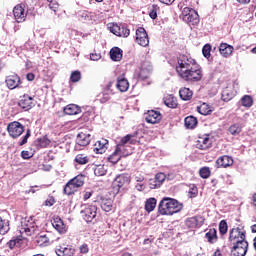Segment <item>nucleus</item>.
Segmentation results:
<instances>
[{
	"label": "nucleus",
	"mask_w": 256,
	"mask_h": 256,
	"mask_svg": "<svg viewBox=\"0 0 256 256\" xmlns=\"http://www.w3.org/2000/svg\"><path fill=\"white\" fill-rule=\"evenodd\" d=\"M109 31L113 33V35H116V37H127L131 35V30H129L126 25L111 24Z\"/></svg>",
	"instance_id": "9"
},
{
	"label": "nucleus",
	"mask_w": 256,
	"mask_h": 256,
	"mask_svg": "<svg viewBox=\"0 0 256 256\" xmlns=\"http://www.w3.org/2000/svg\"><path fill=\"white\" fill-rule=\"evenodd\" d=\"M80 253H89V246L87 244L80 246Z\"/></svg>",
	"instance_id": "60"
},
{
	"label": "nucleus",
	"mask_w": 256,
	"mask_h": 256,
	"mask_svg": "<svg viewBox=\"0 0 256 256\" xmlns=\"http://www.w3.org/2000/svg\"><path fill=\"white\" fill-rule=\"evenodd\" d=\"M229 227L227 226V221L221 220L219 223V232L221 235H225L228 231Z\"/></svg>",
	"instance_id": "48"
},
{
	"label": "nucleus",
	"mask_w": 256,
	"mask_h": 256,
	"mask_svg": "<svg viewBox=\"0 0 256 256\" xmlns=\"http://www.w3.org/2000/svg\"><path fill=\"white\" fill-rule=\"evenodd\" d=\"M240 101L242 107H246L248 109L250 107H253V97H251L250 95H244Z\"/></svg>",
	"instance_id": "39"
},
{
	"label": "nucleus",
	"mask_w": 256,
	"mask_h": 256,
	"mask_svg": "<svg viewBox=\"0 0 256 256\" xmlns=\"http://www.w3.org/2000/svg\"><path fill=\"white\" fill-rule=\"evenodd\" d=\"M63 112L65 115H78V113H81V108L75 104H69L64 107Z\"/></svg>",
	"instance_id": "30"
},
{
	"label": "nucleus",
	"mask_w": 256,
	"mask_h": 256,
	"mask_svg": "<svg viewBox=\"0 0 256 256\" xmlns=\"http://www.w3.org/2000/svg\"><path fill=\"white\" fill-rule=\"evenodd\" d=\"M197 111L198 113H200V115H211V113L213 112V110H211V106H209V104L207 103H203L198 106Z\"/></svg>",
	"instance_id": "36"
},
{
	"label": "nucleus",
	"mask_w": 256,
	"mask_h": 256,
	"mask_svg": "<svg viewBox=\"0 0 256 256\" xmlns=\"http://www.w3.org/2000/svg\"><path fill=\"white\" fill-rule=\"evenodd\" d=\"M136 189L137 191H145V185L138 183L136 184Z\"/></svg>",
	"instance_id": "64"
},
{
	"label": "nucleus",
	"mask_w": 256,
	"mask_h": 256,
	"mask_svg": "<svg viewBox=\"0 0 256 256\" xmlns=\"http://www.w3.org/2000/svg\"><path fill=\"white\" fill-rule=\"evenodd\" d=\"M199 173H200V177H202V179H209V177L211 176V170H209V167L201 168Z\"/></svg>",
	"instance_id": "46"
},
{
	"label": "nucleus",
	"mask_w": 256,
	"mask_h": 256,
	"mask_svg": "<svg viewBox=\"0 0 256 256\" xmlns=\"http://www.w3.org/2000/svg\"><path fill=\"white\" fill-rule=\"evenodd\" d=\"M213 141L211 138H209V135H204L202 137H199V139L196 142V148L201 149L202 151H205L206 149H209L211 147Z\"/></svg>",
	"instance_id": "18"
},
{
	"label": "nucleus",
	"mask_w": 256,
	"mask_h": 256,
	"mask_svg": "<svg viewBox=\"0 0 256 256\" xmlns=\"http://www.w3.org/2000/svg\"><path fill=\"white\" fill-rule=\"evenodd\" d=\"M80 214L86 223H91L97 217V206L84 205Z\"/></svg>",
	"instance_id": "7"
},
{
	"label": "nucleus",
	"mask_w": 256,
	"mask_h": 256,
	"mask_svg": "<svg viewBox=\"0 0 256 256\" xmlns=\"http://www.w3.org/2000/svg\"><path fill=\"white\" fill-rule=\"evenodd\" d=\"M247 251H249V242L232 244L231 256H246Z\"/></svg>",
	"instance_id": "10"
},
{
	"label": "nucleus",
	"mask_w": 256,
	"mask_h": 256,
	"mask_svg": "<svg viewBox=\"0 0 256 256\" xmlns=\"http://www.w3.org/2000/svg\"><path fill=\"white\" fill-rule=\"evenodd\" d=\"M116 87L121 91V93H125V91L129 90V81L127 78H125V76H119L117 78Z\"/></svg>",
	"instance_id": "28"
},
{
	"label": "nucleus",
	"mask_w": 256,
	"mask_h": 256,
	"mask_svg": "<svg viewBox=\"0 0 256 256\" xmlns=\"http://www.w3.org/2000/svg\"><path fill=\"white\" fill-rule=\"evenodd\" d=\"M246 231L243 228H232L229 232L228 241L230 245H237L241 243H247Z\"/></svg>",
	"instance_id": "4"
},
{
	"label": "nucleus",
	"mask_w": 256,
	"mask_h": 256,
	"mask_svg": "<svg viewBox=\"0 0 256 256\" xmlns=\"http://www.w3.org/2000/svg\"><path fill=\"white\" fill-rule=\"evenodd\" d=\"M35 227V219H33V216H30L29 218H24L21 220V233H31L34 231Z\"/></svg>",
	"instance_id": "14"
},
{
	"label": "nucleus",
	"mask_w": 256,
	"mask_h": 256,
	"mask_svg": "<svg viewBox=\"0 0 256 256\" xmlns=\"http://www.w3.org/2000/svg\"><path fill=\"white\" fill-rule=\"evenodd\" d=\"M85 185V176L80 174L72 178L67 184L64 186V194L65 195H73L76 191H79L81 187Z\"/></svg>",
	"instance_id": "3"
},
{
	"label": "nucleus",
	"mask_w": 256,
	"mask_h": 256,
	"mask_svg": "<svg viewBox=\"0 0 256 256\" xmlns=\"http://www.w3.org/2000/svg\"><path fill=\"white\" fill-rule=\"evenodd\" d=\"M133 137V135L131 134H127L126 136H124L123 138H121L120 142L118 143V145H124V146H129V143H133L131 141V138Z\"/></svg>",
	"instance_id": "47"
},
{
	"label": "nucleus",
	"mask_w": 256,
	"mask_h": 256,
	"mask_svg": "<svg viewBox=\"0 0 256 256\" xmlns=\"http://www.w3.org/2000/svg\"><path fill=\"white\" fill-rule=\"evenodd\" d=\"M121 154L119 152H117V150H115L112 155H110L108 157V161H110V163H119V161H121Z\"/></svg>",
	"instance_id": "43"
},
{
	"label": "nucleus",
	"mask_w": 256,
	"mask_h": 256,
	"mask_svg": "<svg viewBox=\"0 0 256 256\" xmlns=\"http://www.w3.org/2000/svg\"><path fill=\"white\" fill-rule=\"evenodd\" d=\"M74 161L78 165H87V163H89V157H87L85 154H78L76 155Z\"/></svg>",
	"instance_id": "41"
},
{
	"label": "nucleus",
	"mask_w": 256,
	"mask_h": 256,
	"mask_svg": "<svg viewBox=\"0 0 256 256\" xmlns=\"http://www.w3.org/2000/svg\"><path fill=\"white\" fill-rule=\"evenodd\" d=\"M237 95V90L235 89V84L228 85L226 88L222 91V100L224 101H231L233 97Z\"/></svg>",
	"instance_id": "17"
},
{
	"label": "nucleus",
	"mask_w": 256,
	"mask_h": 256,
	"mask_svg": "<svg viewBox=\"0 0 256 256\" xmlns=\"http://www.w3.org/2000/svg\"><path fill=\"white\" fill-rule=\"evenodd\" d=\"M55 253L57 256H73L75 255V248L69 244H62L56 246Z\"/></svg>",
	"instance_id": "13"
},
{
	"label": "nucleus",
	"mask_w": 256,
	"mask_h": 256,
	"mask_svg": "<svg viewBox=\"0 0 256 256\" xmlns=\"http://www.w3.org/2000/svg\"><path fill=\"white\" fill-rule=\"evenodd\" d=\"M185 225L186 227H188V229H195L197 227H201V225H203V217L201 216L190 217L186 219Z\"/></svg>",
	"instance_id": "20"
},
{
	"label": "nucleus",
	"mask_w": 256,
	"mask_h": 256,
	"mask_svg": "<svg viewBox=\"0 0 256 256\" xmlns=\"http://www.w3.org/2000/svg\"><path fill=\"white\" fill-rule=\"evenodd\" d=\"M98 99L100 103H107L109 99H111V91L109 89L105 90L104 92L98 95Z\"/></svg>",
	"instance_id": "42"
},
{
	"label": "nucleus",
	"mask_w": 256,
	"mask_h": 256,
	"mask_svg": "<svg viewBox=\"0 0 256 256\" xmlns=\"http://www.w3.org/2000/svg\"><path fill=\"white\" fill-rule=\"evenodd\" d=\"M162 117L163 116L161 115V112L155 111V110H149L145 117V120H146V123L155 125L156 123H159V121H161Z\"/></svg>",
	"instance_id": "16"
},
{
	"label": "nucleus",
	"mask_w": 256,
	"mask_h": 256,
	"mask_svg": "<svg viewBox=\"0 0 256 256\" xmlns=\"http://www.w3.org/2000/svg\"><path fill=\"white\" fill-rule=\"evenodd\" d=\"M181 19L190 27H195V25H199V14L192 8L185 7L181 13Z\"/></svg>",
	"instance_id": "5"
},
{
	"label": "nucleus",
	"mask_w": 256,
	"mask_h": 256,
	"mask_svg": "<svg viewBox=\"0 0 256 256\" xmlns=\"http://www.w3.org/2000/svg\"><path fill=\"white\" fill-rule=\"evenodd\" d=\"M217 167H223L224 169H227V167H231L233 165V158L231 156H221L216 160Z\"/></svg>",
	"instance_id": "25"
},
{
	"label": "nucleus",
	"mask_w": 256,
	"mask_h": 256,
	"mask_svg": "<svg viewBox=\"0 0 256 256\" xmlns=\"http://www.w3.org/2000/svg\"><path fill=\"white\" fill-rule=\"evenodd\" d=\"M30 137H31V131L27 130V133L25 134V136H23V138L20 140L19 145L20 146L25 145Z\"/></svg>",
	"instance_id": "55"
},
{
	"label": "nucleus",
	"mask_w": 256,
	"mask_h": 256,
	"mask_svg": "<svg viewBox=\"0 0 256 256\" xmlns=\"http://www.w3.org/2000/svg\"><path fill=\"white\" fill-rule=\"evenodd\" d=\"M15 245H17V240H10V241L8 242V247H9L10 249H13V248L15 247Z\"/></svg>",
	"instance_id": "63"
},
{
	"label": "nucleus",
	"mask_w": 256,
	"mask_h": 256,
	"mask_svg": "<svg viewBox=\"0 0 256 256\" xmlns=\"http://www.w3.org/2000/svg\"><path fill=\"white\" fill-rule=\"evenodd\" d=\"M14 19L17 23H23L27 19V11L23 4H18L13 9Z\"/></svg>",
	"instance_id": "12"
},
{
	"label": "nucleus",
	"mask_w": 256,
	"mask_h": 256,
	"mask_svg": "<svg viewBox=\"0 0 256 256\" xmlns=\"http://www.w3.org/2000/svg\"><path fill=\"white\" fill-rule=\"evenodd\" d=\"M49 9H51L52 11H55L57 9V7H59V4H57V2H49L48 5Z\"/></svg>",
	"instance_id": "61"
},
{
	"label": "nucleus",
	"mask_w": 256,
	"mask_h": 256,
	"mask_svg": "<svg viewBox=\"0 0 256 256\" xmlns=\"http://www.w3.org/2000/svg\"><path fill=\"white\" fill-rule=\"evenodd\" d=\"M39 145L42 148L49 147V145H51V140H49L47 137L40 138Z\"/></svg>",
	"instance_id": "52"
},
{
	"label": "nucleus",
	"mask_w": 256,
	"mask_h": 256,
	"mask_svg": "<svg viewBox=\"0 0 256 256\" xmlns=\"http://www.w3.org/2000/svg\"><path fill=\"white\" fill-rule=\"evenodd\" d=\"M81 81V72L79 70L73 71L70 75L71 83H79Z\"/></svg>",
	"instance_id": "45"
},
{
	"label": "nucleus",
	"mask_w": 256,
	"mask_h": 256,
	"mask_svg": "<svg viewBox=\"0 0 256 256\" xmlns=\"http://www.w3.org/2000/svg\"><path fill=\"white\" fill-rule=\"evenodd\" d=\"M205 237L208 243H217V230L215 228L210 229L206 234Z\"/></svg>",
	"instance_id": "35"
},
{
	"label": "nucleus",
	"mask_w": 256,
	"mask_h": 256,
	"mask_svg": "<svg viewBox=\"0 0 256 256\" xmlns=\"http://www.w3.org/2000/svg\"><path fill=\"white\" fill-rule=\"evenodd\" d=\"M38 243H49V238L46 235H42L38 238Z\"/></svg>",
	"instance_id": "59"
},
{
	"label": "nucleus",
	"mask_w": 256,
	"mask_h": 256,
	"mask_svg": "<svg viewBox=\"0 0 256 256\" xmlns=\"http://www.w3.org/2000/svg\"><path fill=\"white\" fill-rule=\"evenodd\" d=\"M136 43L140 45L141 47H147L149 45V35L147 34V31L143 27H139L136 30Z\"/></svg>",
	"instance_id": "11"
},
{
	"label": "nucleus",
	"mask_w": 256,
	"mask_h": 256,
	"mask_svg": "<svg viewBox=\"0 0 256 256\" xmlns=\"http://www.w3.org/2000/svg\"><path fill=\"white\" fill-rule=\"evenodd\" d=\"M233 51H235V48L227 43H221L219 46L220 55L226 59L233 55Z\"/></svg>",
	"instance_id": "21"
},
{
	"label": "nucleus",
	"mask_w": 256,
	"mask_h": 256,
	"mask_svg": "<svg viewBox=\"0 0 256 256\" xmlns=\"http://www.w3.org/2000/svg\"><path fill=\"white\" fill-rule=\"evenodd\" d=\"M159 11V6H157V5H152V8H151V10H150V13H149V15H150V18L151 19H157V12Z\"/></svg>",
	"instance_id": "51"
},
{
	"label": "nucleus",
	"mask_w": 256,
	"mask_h": 256,
	"mask_svg": "<svg viewBox=\"0 0 256 256\" xmlns=\"http://www.w3.org/2000/svg\"><path fill=\"white\" fill-rule=\"evenodd\" d=\"M179 95L182 101H191L193 98V91L187 87H184L179 90Z\"/></svg>",
	"instance_id": "31"
},
{
	"label": "nucleus",
	"mask_w": 256,
	"mask_h": 256,
	"mask_svg": "<svg viewBox=\"0 0 256 256\" xmlns=\"http://www.w3.org/2000/svg\"><path fill=\"white\" fill-rule=\"evenodd\" d=\"M165 173H158L155 175L154 179H156V181H158V185L161 187V185H163V182L165 181Z\"/></svg>",
	"instance_id": "54"
},
{
	"label": "nucleus",
	"mask_w": 256,
	"mask_h": 256,
	"mask_svg": "<svg viewBox=\"0 0 256 256\" xmlns=\"http://www.w3.org/2000/svg\"><path fill=\"white\" fill-rule=\"evenodd\" d=\"M9 220H3V218L0 217V235H6V233H9Z\"/></svg>",
	"instance_id": "38"
},
{
	"label": "nucleus",
	"mask_w": 256,
	"mask_h": 256,
	"mask_svg": "<svg viewBox=\"0 0 256 256\" xmlns=\"http://www.w3.org/2000/svg\"><path fill=\"white\" fill-rule=\"evenodd\" d=\"M129 176L125 174L118 175L113 182L114 187H118V189H121L122 187H125V185H129Z\"/></svg>",
	"instance_id": "24"
},
{
	"label": "nucleus",
	"mask_w": 256,
	"mask_h": 256,
	"mask_svg": "<svg viewBox=\"0 0 256 256\" xmlns=\"http://www.w3.org/2000/svg\"><path fill=\"white\" fill-rule=\"evenodd\" d=\"M18 105L19 107H21V109H26V111H29V109L33 107V97L29 95L22 96L19 100Z\"/></svg>",
	"instance_id": "23"
},
{
	"label": "nucleus",
	"mask_w": 256,
	"mask_h": 256,
	"mask_svg": "<svg viewBox=\"0 0 256 256\" xmlns=\"http://www.w3.org/2000/svg\"><path fill=\"white\" fill-rule=\"evenodd\" d=\"M93 170L96 177H103V175H107V168H105V165H97Z\"/></svg>",
	"instance_id": "40"
},
{
	"label": "nucleus",
	"mask_w": 256,
	"mask_h": 256,
	"mask_svg": "<svg viewBox=\"0 0 256 256\" xmlns=\"http://www.w3.org/2000/svg\"><path fill=\"white\" fill-rule=\"evenodd\" d=\"M26 79H27V81H35V74H33V73H28V74L26 75Z\"/></svg>",
	"instance_id": "62"
},
{
	"label": "nucleus",
	"mask_w": 256,
	"mask_h": 256,
	"mask_svg": "<svg viewBox=\"0 0 256 256\" xmlns=\"http://www.w3.org/2000/svg\"><path fill=\"white\" fill-rule=\"evenodd\" d=\"M101 209L106 213L113 210V200L111 199H102L100 202Z\"/></svg>",
	"instance_id": "34"
},
{
	"label": "nucleus",
	"mask_w": 256,
	"mask_h": 256,
	"mask_svg": "<svg viewBox=\"0 0 256 256\" xmlns=\"http://www.w3.org/2000/svg\"><path fill=\"white\" fill-rule=\"evenodd\" d=\"M115 150L122 157H129V155L132 153L131 146H125L121 144H117Z\"/></svg>",
	"instance_id": "29"
},
{
	"label": "nucleus",
	"mask_w": 256,
	"mask_h": 256,
	"mask_svg": "<svg viewBox=\"0 0 256 256\" xmlns=\"http://www.w3.org/2000/svg\"><path fill=\"white\" fill-rule=\"evenodd\" d=\"M108 147H109V140L102 138L101 140H98L94 144L93 151L97 155H103V153H105V151H107Z\"/></svg>",
	"instance_id": "15"
},
{
	"label": "nucleus",
	"mask_w": 256,
	"mask_h": 256,
	"mask_svg": "<svg viewBox=\"0 0 256 256\" xmlns=\"http://www.w3.org/2000/svg\"><path fill=\"white\" fill-rule=\"evenodd\" d=\"M241 124H233L229 127L228 131L230 135H239L241 133Z\"/></svg>",
	"instance_id": "44"
},
{
	"label": "nucleus",
	"mask_w": 256,
	"mask_h": 256,
	"mask_svg": "<svg viewBox=\"0 0 256 256\" xmlns=\"http://www.w3.org/2000/svg\"><path fill=\"white\" fill-rule=\"evenodd\" d=\"M22 159H31V153L29 151H22L21 152Z\"/></svg>",
	"instance_id": "58"
},
{
	"label": "nucleus",
	"mask_w": 256,
	"mask_h": 256,
	"mask_svg": "<svg viewBox=\"0 0 256 256\" xmlns=\"http://www.w3.org/2000/svg\"><path fill=\"white\" fill-rule=\"evenodd\" d=\"M52 227H54V229H56V231H58V233L60 234L67 233V226L65 225V223H63V220L59 217H55L52 220Z\"/></svg>",
	"instance_id": "26"
},
{
	"label": "nucleus",
	"mask_w": 256,
	"mask_h": 256,
	"mask_svg": "<svg viewBox=\"0 0 256 256\" xmlns=\"http://www.w3.org/2000/svg\"><path fill=\"white\" fill-rule=\"evenodd\" d=\"M91 143V134L79 133L76 138V147H87Z\"/></svg>",
	"instance_id": "19"
},
{
	"label": "nucleus",
	"mask_w": 256,
	"mask_h": 256,
	"mask_svg": "<svg viewBox=\"0 0 256 256\" xmlns=\"http://www.w3.org/2000/svg\"><path fill=\"white\" fill-rule=\"evenodd\" d=\"M76 15L82 23H91L93 21V14L87 10H80Z\"/></svg>",
	"instance_id": "27"
},
{
	"label": "nucleus",
	"mask_w": 256,
	"mask_h": 256,
	"mask_svg": "<svg viewBox=\"0 0 256 256\" xmlns=\"http://www.w3.org/2000/svg\"><path fill=\"white\" fill-rule=\"evenodd\" d=\"M164 103H165V106L169 107L170 109H175V107H177V102L173 100V98L171 97L165 98Z\"/></svg>",
	"instance_id": "49"
},
{
	"label": "nucleus",
	"mask_w": 256,
	"mask_h": 256,
	"mask_svg": "<svg viewBox=\"0 0 256 256\" xmlns=\"http://www.w3.org/2000/svg\"><path fill=\"white\" fill-rule=\"evenodd\" d=\"M186 129H195L197 127V118L195 116H187L184 120Z\"/></svg>",
	"instance_id": "33"
},
{
	"label": "nucleus",
	"mask_w": 256,
	"mask_h": 256,
	"mask_svg": "<svg viewBox=\"0 0 256 256\" xmlns=\"http://www.w3.org/2000/svg\"><path fill=\"white\" fill-rule=\"evenodd\" d=\"M151 71H153V66L151 65V62H143L141 64V67L138 70H135L134 77L139 81H145V79H148L149 75H151Z\"/></svg>",
	"instance_id": "6"
},
{
	"label": "nucleus",
	"mask_w": 256,
	"mask_h": 256,
	"mask_svg": "<svg viewBox=\"0 0 256 256\" xmlns=\"http://www.w3.org/2000/svg\"><path fill=\"white\" fill-rule=\"evenodd\" d=\"M46 207H53L55 205V198L51 197L45 201Z\"/></svg>",
	"instance_id": "56"
},
{
	"label": "nucleus",
	"mask_w": 256,
	"mask_h": 256,
	"mask_svg": "<svg viewBox=\"0 0 256 256\" xmlns=\"http://www.w3.org/2000/svg\"><path fill=\"white\" fill-rule=\"evenodd\" d=\"M182 210L183 203L169 197H164L158 206L160 215H175V213H179Z\"/></svg>",
	"instance_id": "2"
},
{
	"label": "nucleus",
	"mask_w": 256,
	"mask_h": 256,
	"mask_svg": "<svg viewBox=\"0 0 256 256\" xmlns=\"http://www.w3.org/2000/svg\"><path fill=\"white\" fill-rule=\"evenodd\" d=\"M7 131L10 137H12L13 139H17V137H21V135H23V131H25V128L20 122L14 121L8 125Z\"/></svg>",
	"instance_id": "8"
},
{
	"label": "nucleus",
	"mask_w": 256,
	"mask_h": 256,
	"mask_svg": "<svg viewBox=\"0 0 256 256\" xmlns=\"http://www.w3.org/2000/svg\"><path fill=\"white\" fill-rule=\"evenodd\" d=\"M19 83H21V78L17 74L6 77V85L8 89H17Z\"/></svg>",
	"instance_id": "22"
},
{
	"label": "nucleus",
	"mask_w": 256,
	"mask_h": 256,
	"mask_svg": "<svg viewBox=\"0 0 256 256\" xmlns=\"http://www.w3.org/2000/svg\"><path fill=\"white\" fill-rule=\"evenodd\" d=\"M202 54L204 55V57L206 59H209L211 57V45L210 44H206L203 46Z\"/></svg>",
	"instance_id": "50"
},
{
	"label": "nucleus",
	"mask_w": 256,
	"mask_h": 256,
	"mask_svg": "<svg viewBox=\"0 0 256 256\" xmlns=\"http://www.w3.org/2000/svg\"><path fill=\"white\" fill-rule=\"evenodd\" d=\"M90 59L91 61H99V59H101V54L92 53L90 54Z\"/></svg>",
	"instance_id": "57"
},
{
	"label": "nucleus",
	"mask_w": 256,
	"mask_h": 256,
	"mask_svg": "<svg viewBox=\"0 0 256 256\" xmlns=\"http://www.w3.org/2000/svg\"><path fill=\"white\" fill-rule=\"evenodd\" d=\"M155 207H157V199L149 198L146 200L145 209L147 213H151V211H154Z\"/></svg>",
	"instance_id": "37"
},
{
	"label": "nucleus",
	"mask_w": 256,
	"mask_h": 256,
	"mask_svg": "<svg viewBox=\"0 0 256 256\" xmlns=\"http://www.w3.org/2000/svg\"><path fill=\"white\" fill-rule=\"evenodd\" d=\"M110 58L112 61H119L123 59V50L119 47H114L110 50Z\"/></svg>",
	"instance_id": "32"
},
{
	"label": "nucleus",
	"mask_w": 256,
	"mask_h": 256,
	"mask_svg": "<svg viewBox=\"0 0 256 256\" xmlns=\"http://www.w3.org/2000/svg\"><path fill=\"white\" fill-rule=\"evenodd\" d=\"M176 72L178 77L187 83H198V81L203 79L201 66L189 55L182 54L178 57Z\"/></svg>",
	"instance_id": "1"
},
{
	"label": "nucleus",
	"mask_w": 256,
	"mask_h": 256,
	"mask_svg": "<svg viewBox=\"0 0 256 256\" xmlns=\"http://www.w3.org/2000/svg\"><path fill=\"white\" fill-rule=\"evenodd\" d=\"M148 185L151 189H159L161 187L156 178H152L148 181Z\"/></svg>",
	"instance_id": "53"
}]
</instances>
